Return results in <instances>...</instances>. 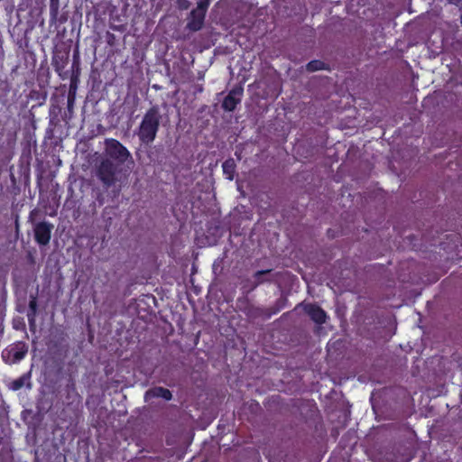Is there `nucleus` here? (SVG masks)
Masks as SVG:
<instances>
[{
    "instance_id": "f257e3e1",
    "label": "nucleus",
    "mask_w": 462,
    "mask_h": 462,
    "mask_svg": "<svg viewBox=\"0 0 462 462\" xmlns=\"http://www.w3.org/2000/svg\"><path fill=\"white\" fill-rule=\"evenodd\" d=\"M161 119L162 116L158 106H152L146 111L137 133L142 143L150 144L155 140Z\"/></svg>"
},
{
    "instance_id": "f03ea898",
    "label": "nucleus",
    "mask_w": 462,
    "mask_h": 462,
    "mask_svg": "<svg viewBox=\"0 0 462 462\" xmlns=\"http://www.w3.org/2000/svg\"><path fill=\"white\" fill-rule=\"evenodd\" d=\"M124 165L110 159H102L97 167V177L106 188H110L121 181Z\"/></svg>"
},
{
    "instance_id": "7ed1b4c3",
    "label": "nucleus",
    "mask_w": 462,
    "mask_h": 462,
    "mask_svg": "<svg viewBox=\"0 0 462 462\" xmlns=\"http://www.w3.org/2000/svg\"><path fill=\"white\" fill-rule=\"evenodd\" d=\"M105 159H110L116 163L124 165V163L131 158V153L119 141L116 139H106L105 148Z\"/></svg>"
},
{
    "instance_id": "20e7f679",
    "label": "nucleus",
    "mask_w": 462,
    "mask_h": 462,
    "mask_svg": "<svg viewBox=\"0 0 462 462\" xmlns=\"http://www.w3.org/2000/svg\"><path fill=\"white\" fill-rule=\"evenodd\" d=\"M28 353V346L23 341H17L5 347L1 355L3 361L7 365L21 362Z\"/></svg>"
},
{
    "instance_id": "39448f33",
    "label": "nucleus",
    "mask_w": 462,
    "mask_h": 462,
    "mask_svg": "<svg viewBox=\"0 0 462 462\" xmlns=\"http://www.w3.org/2000/svg\"><path fill=\"white\" fill-rule=\"evenodd\" d=\"M53 225L47 221H41L34 225V240L39 245H47L51 238Z\"/></svg>"
},
{
    "instance_id": "423d86ee",
    "label": "nucleus",
    "mask_w": 462,
    "mask_h": 462,
    "mask_svg": "<svg viewBox=\"0 0 462 462\" xmlns=\"http://www.w3.org/2000/svg\"><path fill=\"white\" fill-rule=\"evenodd\" d=\"M64 399L63 405L66 406L69 410L77 409L79 402L80 395L79 394L75 381L72 378H69L67 384L64 387Z\"/></svg>"
},
{
    "instance_id": "0eeeda50",
    "label": "nucleus",
    "mask_w": 462,
    "mask_h": 462,
    "mask_svg": "<svg viewBox=\"0 0 462 462\" xmlns=\"http://www.w3.org/2000/svg\"><path fill=\"white\" fill-rule=\"evenodd\" d=\"M207 13L194 8L188 17L187 28L191 32H198L202 29Z\"/></svg>"
},
{
    "instance_id": "6e6552de",
    "label": "nucleus",
    "mask_w": 462,
    "mask_h": 462,
    "mask_svg": "<svg viewBox=\"0 0 462 462\" xmlns=\"http://www.w3.org/2000/svg\"><path fill=\"white\" fill-rule=\"evenodd\" d=\"M208 232L209 235H206L204 239L200 238L199 236H197L196 239L200 246L213 245L217 244L218 237L221 236V228L217 225H211L208 227Z\"/></svg>"
},
{
    "instance_id": "1a4fd4ad",
    "label": "nucleus",
    "mask_w": 462,
    "mask_h": 462,
    "mask_svg": "<svg viewBox=\"0 0 462 462\" xmlns=\"http://www.w3.org/2000/svg\"><path fill=\"white\" fill-rule=\"evenodd\" d=\"M144 398L146 401L153 398H162L165 401H170L172 398V393L167 388L155 386L146 391Z\"/></svg>"
},
{
    "instance_id": "9d476101",
    "label": "nucleus",
    "mask_w": 462,
    "mask_h": 462,
    "mask_svg": "<svg viewBox=\"0 0 462 462\" xmlns=\"http://www.w3.org/2000/svg\"><path fill=\"white\" fill-rule=\"evenodd\" d=\"M304 310L310 319L316 323L322 324L326 321V313L319 306L307 304L304 306Z\"/></svg>"
},
{
    "instance_id": "9b49d317",
    "label": "nucleus",
    "mask_w": 462,
    "mask_h": 462,
    "mask_svg": "<svg viewBox=\"0 0 462 462\" xmlns=\"http://www.w3.org/2000/svg\"><path fill=\"white\" fill-rule=\"evenodd\" d=\"M31 379V374L26 373L18 377L17 379L13 380L9 385L8 388L14 392L19 391L23 386H27L28 388H31L32 383L30 382Z\"/></svg>"
},
{
    "instance_id": "f8f14e48",
    "label": "nucleus",
    "mask_w": 462,
    "mask_h": 462,
    "mask_svg": "<svg viewBox=\"0 0 462 462\" xmlns=\"http://www.w3.org/2000/svg\"><path fill=\"white\" fill-rule=\"evenodd\" d=\"M37 298L35 296H31L30 301H29V310L27 313L28 322L30 327H32L35 325V317L37 313Z\"/></svg>"
},
{
    "instance_id": "ddd939ff",
    "label": "nucleus",
    "mask_w": 462,
    "mask_h": 462,
    "mask_svg": "<svg viewBox=\"0 0 462 462\" xmlns=\"http://www.w3.org/2000/svg\"><path fill=\"white\" fill-rule=\"evenodd\" d=\"M11 91V85L7 79L0 77V104L5 105L8 101V95Z\"/></svg>"
},
{
    "instance_id": "4468645a",
    "label": "nucleus",
    "mask_w": 462,
    "mask_h": 462,
    "mask_svg": "<svg viewBox=\"0 0 462 462\" xmlns=\"http://www.w3.org/2000/svg\"><path fill=\"white\" fill-rule=\"evenodd\" d=\"M49 7L51 20L56 21L60 14V0H50Z\"/></svg>"
},
{
    "instance_id": "2eb2a0df",
    "label": "nucleus",
    "mask_w": 462,
    "mask_h": 462,
    "mask_svg": "<svg viewBox=\"0 0 462 462\" xmlns=\"http://www.w3.org/2000/svg\"><path fill=\"white\" fill-rule=\"evenodd\" d=\"M68 59H69L68 53H66L65 55H62V56H56L53 58V65L55 67L56 71L59 72L65 68V66L68 62Z\"/></svg>"
},
{
    "instance_id": "dca6fc26",
    "label": "nucleus",
    "mask_w": 462,
    "mask_h": 462,
    "mask_svg": "<svg viewBox=\"0 0 462 462\" xmlns=\"http://www.w3.org/2000/svg\"><path fill=\"white\" fill-rule=\"evenodd\" d=\"M325 68V64L320 60H312L307 64V69L309 71L320 70Z\"/></svg>"
},
{
    "instance_id": "f3484780",
    "label": "nucleus",
    "mask_w": 462,
    "mask_h": 462,
    "mask_svg": "<svg viewBox=\"0 0 462 462\" xmlns=\"http://www.w3.org/2000/svg\"><path fill=\"white\" fill-rule=\"evenodd\" d=\"M78 83H79L78 75H71L69 95H72V96L76 95V91L78 88Z\"/></svg>"
},
{
    "instance_id": "a211bd4d",
    "label": "nucleus",
    "mask_w": 462,
    "mask_h": 462,
    "mask_svg": "<svg viewBox=\"0 0 462 462\" xmlns=\"http://www.w3.org/2000/svg\"><path fill=\"white\" fill-rule=\"evenodd\" d=\"M221 107L225 111H231V91L227 92L226 95L224 97Z\"/></svg>"
},
{
    "instance_id": "6ab92c4d",
    "label": "nucleus",
    "mask_w": 462,
    "mask_h": 462,
    "mask_svg": "<svg viewBox=\"0 0 462 462\" xmlns=\"http://www.w3.org/2000/svg\"><path fill=\"white\" fill-rule=\"evenodd\" d=\"M72 70L73 71H72L71 75H78V79H79V74H80V68H79V56L77 54H74V57H73Z\"/></svg>"
},
{
    "instance_id": "aec40b11",
    "label": "nucleus",
    "mask_w": 462,
    "mask_h": 462,
    "mask_svg": "<svg viewBox=\"0 0 462 462\" xmlns=\"http://www.w3.org/2000/svg\"><path fill=\"white\" fill-rule=\"evenodd\" d=\"M223 171L228 180H231V158L226 159L223 162Z\"/></svg>"
},
{
    "instance_id": "412c9836",
    "label": "nucleus",
    "mask_w": 462,
    "mask_h": 462,
    "mask_svg": "<svg viewBox=\"0 0 462 462\" xmlns=\"http://www.w3.org/2000/svg\"><path fill=\"white\" fill-rule=\"evenodd\" d=\"M211 0H199L197 3V9L208 12V6L210 5Z\"/></svg>"
},
{
    "instance_id": "4be33fe9",
    "label": "nucleus",
    "mask_w": 462,
    "mask_h": 462,
    "mask_svg": "<svg viewBox=\"0 0 462 462\" xmlns=\"http://www.w3.org/2000/svg\"><path fill=\"white\" fill-rule=\"evenodd\" d=\"M270 273V271H269V270H267V271H259V272H257V273H255V275H254V276H255V279H256V282H257V283H261V282H263V280L262 279V276L266 275V274H267V273Z\"/></svg>"
},
{
    "instance_id": "5701e85b",
    "label": "nucleus",
    "mask_w": 462,
    "mask_h": 462,
    "mask_svg": "<svg viewBox=\"0 0 462 462\" xmlns=\"http://www.w3.org/2000/svg\"><path fill=\"white\" fill-rule=\"evenodd\" d=\"M74 99H75V96L69 95V97H68V109L69 111H71L72 108H73Z\"/></svg>"
},
{
    "instance_id": "b1692460",
    "label": "nucleus",
    "mask_w": 462,
    "mask_h": 462,
    "mask_svg": "<svg viewBox=\"0 0 462 462\" xmlns=\"http://www.w3.org/2000/svg\"><path fill=\"white\" fill-rule=\"evenodd\" d=\"M108 37L110 38V40H113L114 39V34L108 33Z\"/></svg>"
},
{
    "instance_id": "393cba45",
    "label": "nucleus",
    "mask_w": 462,
    "mask_h": 462,
    "mask_svg": "<svg viewBox=\"0 0 462 462\" xmlns=\"http://www.w3.org/2000/svg\"><path fill=\"white\" fill-rule=\"evenodd\" d=\"M227 69H229V71L231 72V65L227 66Z\"/></svg>"
}]
</instances>
